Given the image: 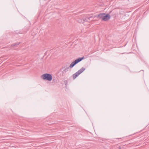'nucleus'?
Here are the masks:
<instances>
[{"label":"nucleus","mask_w":149,"mask_h":149,"mask_svg":"<svg viewBox=\"0 0 149 149\" xmlns=\"http://www.w3.org/2000/svg\"><path fill=\"white\" fill-rule=\"evenodd\" d=\"M41 78L44 80L51 81L52 79V75L49 74L45 73L41 76Z\"/></svg>","instance_id":"nucleus-1"},{"label":"nucleus","mask_w":149,"mask_h":149,"mask_svg":"<svg viewBox=\"0 0 149 149\" xmlns=\"http://www.w3.org/2000/svg\"><path fill=\"white\" fill-rule=\"evenodd\" d=\"M97 17L101 18L104 21H107L110 19V17L109 14H107L105 15V13H101L97 16Z\"/></svg>","instance_id":"nucleus-2"},{"label":"nucleus","mask_w":149,"mask_h":149,"mask_svg":"<svg viewBox=\"0 0 149 149\" xmlns=\"http://www.w3.org/2000/svg\"><path fill=\"white\" fill-rule=\"evenodd\" d=\"M84 57L82 58H79L77 59H76L74 61L72 62L69 66L70 68H72L76 64L81 61L83 59Z\"/></svg>","instance_id":"nucleus-3"},{"label":"nucleus","mask_w":149,"mask_h":149,"mask_svg":"<svg viewBox=\"0 0 149 149\" xmlns=\"http://www.w3.org/2000/svg\"><path fill=\"white\" fill-rule=\"evenodd\" d=\"M85 68L84 67H82L77 72L74 74L73 75V77L74 79H75L79 75L82 73L84 70Z\"/></svg>","instance_id":"nucleus-4"},{"label":"nucleus","mask_w":149,"mask_h":149,"mask_svg":"<svg viewBox=\"0 0 149 149\" xmlns=\"http://www.w3.org/2000/svg\"><path fill=\"white\" fill-rule=\"evenodd\" d=\"M92 18L91 17H87L85 19H84V21L85 22H90V19Z\"/></svg>","instance_id":"nucleus-5"},{"label":"nucleus","mask_w":149,"mask_h":149,"mask_svg":"<svg viewBox=\"0 0 149 149\" xmlns=\"http://www.w3.org/2000/svg\"><path fill=\"white\" fill-rule=\"evenodd\" d=\"M20 43V42H17L15 43L14 44H13V46L17 45H18Z\"/></svg>","instance_id":"nucleus-6"},{"label":"nucleus","mask_w":149,"mask_h":149,"mask_svg":"<svg viewBox=\"0 0 149 149\" xmlns=\"http://www.w3.org/2000/svg\"><path fill=\"white\" fill-rule=\"evenodd\" d=\"M118 149H121V147H120V146H119V147H118Z\"/></svg>","instance_id":"nucleus-7"},{"label":"nucleus","mask_w":149,"mask_h":149,"mask_svg":"<svg viewBox=\"0 0 149 149\" xmlns=\"http://www.w3.org/2000/svg\"><path fill=\"white\" fill-rule=\"evenodd\" d=\"M78 21L80 23L82 22L79 21V20H78Z\"/></svg>","instance_id":"nucleus-8"}]
</instances>
